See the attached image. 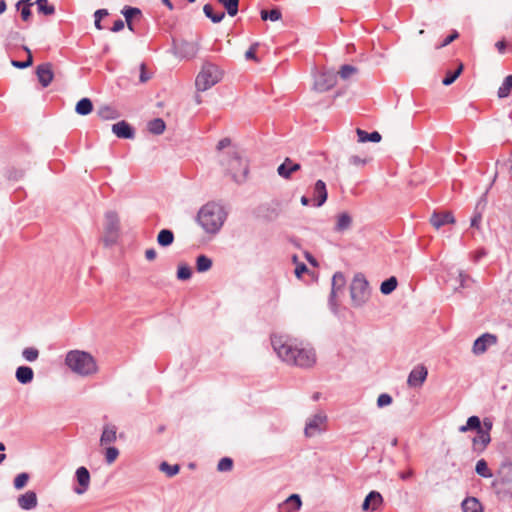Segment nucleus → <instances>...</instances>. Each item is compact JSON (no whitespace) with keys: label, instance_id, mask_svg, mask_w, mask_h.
<instances>
[{"label":"nucleus","instance_id":"nucleus-52","mask_svg":"<svg viewBox=\"0 0 512 512\" xmlns=\"http://www.w3.org/2000/svg\"><path fill=\"white\" fill-rule=\"evenodd\" d=\"M119 450L116 447H108L105 452V461L112 464L118 457Z\"/></svg>","mask_w":512,"mask_h":512},{"label":"nucleus","instance_id":"nucleus-41","mask_svg":"<svg viewBox=\"0 0 512 512\" xmlns=\"http://www.w3.org/2000/svg\"><path fill=\"white\" fill-rule=\"evenodd\" d=\"M23 49L27 53V59L25 61L12 60L11 64L15 68L25 69V68L30 67L33 64V57H32L31 50L26 46H24Z\"/></svg>","mask_w":512,"mask_h":512},{"label":"nucleus","instance_id":"nucleus-24","mask_svg":"<svg viewBox=\"0 0 512 512\" xmlns=\"http://www.w3.org/2000/svg\"><path fill=\"white\" fill-rule=\"evenodd\" d=\"M382 502H383L382 495L377 491H371L365 497L363 504H362V509L364 511H367L371 507L372 510H375Z\"/></svg>","mask_w":512,"mask_h":512},{"label":"nucleus","instance_id":"nucleus-44","mask_svg":"<svg viewBox=\"0 0 512 512\" xmlns=\"http://www.w3.org/2000/svg\"><path fill=\"white\" fill-rule=\"evenodd\" d=\"M160 471L164 472L168 477H173L177 475L180 471V466L178 464L170 465L167 462H162L159 466Z\"/></svg>","mask_w":512,"mask_h":512},{"label":"nucleus","instance_id":"nucleus-26","mask_svg":"<svg viewBox=\"0 0 512 512\" xmlns=\"http://www.w3.org/2000/svg\"><path fill=\"white\" fill-rule=\"evenodd\" d=\"M122 15L125 18V22L127 23V27L129 30L134 31L132 19L137 16H141L142 12L137 7L125 6L122 11Z\"/></svg>","mask_w":512,"mask_h":512},{"label":"nucleus","instance_id":"nucleus-60","mask_svg":"<svg viewBox=\"0 0 512 512\" xmlns=\"http://www.w3.org/2000/svg\"><path fill=\"white\" fill-rule=\"evenodd\" d=\"M487 255V251L486 249L484 248H480L478 249L474 254H473V261L474 262H478L480 261L483 257H485Z\"/></svg>","mask_w":512,"mask_h":512},{"label":"nucleus","instance_id":"nucleus-22","mask_svg":"<svg viewBox=\"0 0 512 512\" xmlns=\"http://www.w3.org/2000/svg\"><path fill=\"white\" fill-rule=\"evenodd\" d=\"M352 222V217L348 212L339 213L333 230L336 233H343L351 228Z\"/></svg>","mask_w":512,"mask_h":512},{"label":"nucleus","instance_id":"nucleus-25","mask_svg":"<svg viewBox=\"0 0 512 512\" xmlns=\"http://www.w3.org/2000/svg\"><path fill=\"white\" fill-rule=\"evenodd\" d=\"M15 377L19 383L23 385L29 384L33 381L34 378L33 369L29 366H19L16 369Z\"/></svg>","mask_w":512,"mask_h":512},{"label":"nucleus","instance_id":"nucleus-47","mask_svg":"<svg viewBox=\"0 0 512 512\" xmlns=\"http://www.w3.org/2000/svg\"><path fill=\"white\" fill-rule=\"evenodd\" d=\"M358 71V69L353 66V65H350V64H345V65H342L338 74L340 75V77L344 80L350 78L352 75L356 74Z\"/></svg>","mask_w":512,"mask_h":512},{"label":"nucleus","instance_id":"nucleus-2","mask_svg":"<svg viewBox=\"0 0 512 512\" xmlns=\"http://www.w3.org/2000/svg\"><path fill=\"white\" fill-rule=\"evenodd\" d=\"M197 219L207 233L215 234L223 226L226 212L220 204L210 202L200 209Z\"/></svg>","mask_w":512,"mask_h":512},{"label":"nucleus","instance_id":"nucleus-46","mask_svg":"<svg viewBox=\"0 0 512 512\" xmlns=\"http://www.w3.org/2000/svg\"><path fill=\"white\" fill-rule=\"evenodd\" d=\"M192 276V269L187 264H180L177 269V278L181 281L189 280Z\"/></svg>","mask_w":512,"mask_h":512},{"label":"nucleus","instance_id":"nucleus-23","mask_svg":"<svg viewBox=\"0 0 512 512\" xmlns=\"http://www.w3.org/2000/svg\"><path fill=\"white\" fill-rule=\"evenodd\" d=\"M327 197L326 184L322 180H318L314 186V206L321 207L326 202Z\"/></svg>","mask_w":512,"mask_h":512},{"label":"nucleus","instance_id":"nucleus-48","mask_svg":"<svg viewBox=\"0 0 512 512\" xmlns=\"http://www.w3.org/2000/svg\"><path fill=\"white\" fill-rule=\"evenodd\" d=\"M22 356L25 360L29 362H34L38 359L39 351L37 348L28 347L22 351Z\"/></svg>","mask_w":512,"mask_h":512},{"label":"nucleus","instance_id":"nucleus-6","mask_svg":"<svg viewBox=\"0 0 512 512\" xmlns=\"http://www.w3.org/2000/svg\"><path fill=\"white\" fill-rule=\"evenodd\" d=\"M104 230L105 235L103 237V242L105 246L108 247L113 245L117 241L119 232V218L116 212H106Z\"/></svg>","mask_w":512,"mask_h":512},{"label":"nucleus","instance_id":"nucleus-19","mask_svg":"<svg viewBox=\"0 0 512 512\" xmlns=\"http://www.w3.org/2000/svg\"><path fill=\"white\" fill-rule=\"evenodd\" d=\"M302 506L301 498L298 494L290 495L278 507L279 512H298Z\"/></svg>","mask_w":512,"mask_h":512},{"label":"nucleus","instance_id":"nucleus-1","mask_svg":"<svg viewBox=\"0 0 512 512\" xmlns=\"http://www.w3.org/2000/svg\"><path fill=\"white\" fill-rule=\"evenodd\" d=\"M271 345L278 357L289 365L310 368L316 363L313 349L299 348L285 336H272Z\"/></svg>","mask_w":512,"mask_h":512},{"label":"nucleus","instance_id":"nucleus-18","mask_svg":"<svg viewBox=\"0 0 512 512\" xmlns=\"http://www.w3.org/2000/svg\"><path fill=\"white\" fill-rule=\"evenodd\" d=\"M300 169L301 165L299 163L287 157L284 162L278 166L277 172L282 178L290 179L292 174Z\"/></svg>","mask_w":512,"mask_h":512},{"label":"nucleus","instance_id":"nucleus-50","mask_svg":"<svg viewBox=\"0 0 512 512\" xmlns=\"http://www.w3.org/2000/svg\"><path fill=\"white\" fill-rule=\"evenodd\" d=\"M233 468V460L229 457H223L220 459L217 465V469L220 472H227Z\"/></svg>","mask_w":512,"mask_h":512},{"label":"nucleus","instance_id":"nucleus-34","mask_svg":"<svg viewBox=\"0 0 512 512\" xmlns=\"http://www.w3.org/2000/svg\"><path fill=\"white\" fill-rule=\"evenodd\" d=\"M116 441V427L115 426H106L102 432L100 438V444L102 446L111 444Z\"/></svg>","mask_w":512,"mask_h":512},{"label":"nucleus","instance_id":"nucleus-35","mask_svg":"<svg viewBox=\"0 0 512 512\" xmlns=\"http://www.w3.org/2000/svg\"><path fill=\"white\" fill-rule=\"evenodd\" d=\"M397 285V278L395 276H391L381 283L380 291L384 295H389L397 288Z\"/></svg>","mask_w":512,"mask_h":512},{"label":"nucleus","instance_id":"nucleus-27","mask_svg":"<svg viewBox=\"0 0 512 512\" xmlns=\"http://www.w3.org/2000/svg\"><path fill=\"white\" fill-rule=\"evenodd\" d=\"M356 133H357V136H358V141L361 142V143H365V142H374V143H378L381 141L382 139V136L379 132L377 131H373L371 133H368L360 128H357L356 130Z\"/></svg>","mask_w":512,"mask_h":512},{"label":"nucleus","instance_id":"nucleus-64","mask_svg":"<svg viewBox=\"0 0 512 512\" xmlns=\"http://www.w3.org/2000/svg\"><path fill=\"white\" fill-rule=\"evenodd\" d=\"M349 163L352 164V165H356V166H359V165H363L365 164V160L361 159L359 156L357 155H352L350 158H349Z\"/></svg>","mask_w":512,"mask_h":512},{"label":"nucleus","instance_id":"nucleus-33","mask_svg":"<svg viewBox=\"0 0 512 512\" xmlns=\"http://www.w3.org/2000/svg\"><path fill=\"white\" fill-rule=\"evenodd\" d=\"M174 242V233L170 229H162L157 235V243L162 247H168Z\"/></svg>","mask_w":512,"mask_h":512},{"label":"nucleus","instance_id":"nucleus-58","mask_svg":"<svg viewBox=\"0 0 512 512\" xmlns=\"http://www.w3.org/2000/svg\"><path fill=\"white\" fill-rule=\"evenodd\" d=\"M498 495L502 499H512V486H501V493Z\"/></svg>","mask_w":512,"mask_h":512},{"label":"nucleus","instance_id":"nucleus-62","mask_svg":"<svg viewBox=\"0 0 512 512\" xmlns=\"http://www.w3.org/2000/svg\"><path fill=\"white\" fill-rule=\"evenodd\" d=\"M183 46L186 47V54L187 55H189L190 57L195 56V54L197 52V49H196V47L193 44L185 42L183 44Z\"/></svg>","mask_w":512,"mask_h":512},{"label":"nucleus","instance_id":"nucleus-3","mask_svg":"<svg viewBox=\"0 0 512 512\" xmlns=\"http://www.w3.org/2000/svg\"><path fill=\"white\" fill-rule=\"evenodd\" d=\"M65 364L81 376L93 375L98 371L96 360L85 351L71 350L66 354Z\"/></svg>","mask_w":512,"mask_h":512},{"label":"nucleus","instance_id":"nucleus-29","mask_svg":"<svg viewBox=\"0 0 512 512\" xmlns=\"http://www.w3.org/2000/svg\"><path fill=\"white\" fill-rule=\"evenodd\" d=\"M97 115L103 120L117 119L120 114L114 107L110 105H102L97 110Z\"/></svg>","mask_w":512,"mask_h":512},{"label":"nucleus","instance_id":"nucleus-17","mask_svg":"<svg viewBox=\"0 0 512 512\" xmlns=\"http://www.w3.org/2000/svg\"><path fill=\"white\" fill-rule=\"evenodd\" d=\"M454 222L455 218L453 214L449 211H434L430 218V223L436 229H439L446 224H453Z\"/></svg>","mask_w":512,"mask_h":512},{"label":"nucleus","instance_id":"nucleus-21","mask_svg":"<svg viewBox=\"0 0 512 512\" xmlns=\"http://www.w3.org/2000/svg\"><path fill=\"white\" fill-rule=\"evenodd\" d=\"M490 441V433H488V431L484 430L483 428L478 431L477 436L473 438V449L477 452H482L485 450Z\"/></svg>","mask_w":512,"mask_h":512},{"label":"nucleus","instance_id":"nucleus-12","mask_svg":"<svg viewBox=\"0 0 512 512\" xmlns=\"http://www.w3.org/2000/svg\"><path fill=\"white\" fill-rule=\"evenodd\" d=\"M427 375V368L423 365H418L409 373L407 384L414 388L421 387L425 382Z\"/></svg>","mask_w":512,"mask_h":512},{"label":"nucleus","instance_id":"nucleus-16","mask_svg":"<svg viewBox=\"0 0 512 512\" xmlns=\"http://www.w3.org/2000/svg\"><path fill=\"white\" fill-rule=\"evenodd\" d=\"M112 132L120 139H133L135 129L125 120L112 125Z\"/></svg>","mask_w":512,"mask_h":512},{"label":"nucleus","instance_id":"nucleus-57","mask_svg":"<svg viewBox=\"0 0 512 512\" xmlns=\"http://www.w3.org/2000/svg\"><path fill=\"white\" fill-rule=\"evenodd\" d=\"M7 177L10 180H19L23 177V171L12 168L8 171Z\"/></svg>","mask_w":512,"mask_h":512},{"label":"nucleus","instance_id":"nucleus-56","mask_svg":"<svg viewBox=\"0 0 512 512\" xmlns=\"http://www.w3.org/2000/svg\"><path fill=\"white\" fill-rule=\"evenodd\" d=\"M459 37V33L454 30L450 35H448L443 41L442 43H440L437 48H443L447 45H449L450 43H452L455 39H457Z\"/></svg>","mask_w":512,"mask_h":512},{"label":"nucleus","instance_id":"nucleus-8","mask_svg":"<svg viewBox=\"0 0 512 512\" xmlns=\"http://www.w3.org/2000/svg\"><path fill=\"white\" fill-rule=\"evenodd\" d=\"M228 167L233 180L236 182L245 179L248 174L247 165L243 163L241 157L236 152L230 157Z\"/></svg>","mask_w":512,"mask_h":512},{"label":"nucleus","instance_id":"nucleus-32","mask_svg":"<svg viewBox=\"0 0 512 512\" xmlns=\"http://www.w3.org/2000/svg\"><path fill=\"white\" fill-rule=\"evenodd\" d=\"M203 12L207 18H209L213 23H219L225 17V13L222 10L217 12L214 11V7L211 4H205L203 7Z\"/></svg>","mask_w":512,"mask_h":512},{"label":"nucleus","instance_id":"nucleus-7","mask_svg":"<svg viewBox=\"0 0 512 512\" xmlns=\"http://www.w3.org/2000/svg\"><path fill=\"white\" fill-rule=\"evenodd\" d=\"M497 494L501 493V486H512V462L505 460L501 463L498 476L492 483Z\"/></svg>","mask_w":512,"mask_h":512},{"label":"nucleus","instance_id":"nucleus-15","mask_svg":"<svg viewBox=\"0 0 512 512\" xmlns=\"http://www.w3.org/2000/svg\"><path fill=\"white\" fill-rule=\"evenodd\" d=\"M36 75L42 87H48L54 78L51 63H43L37 66Z\"/></svg>","mask_w":512,"mask_h":512},{"label":"nucleus","instance_id":"nucleus-38","mask_svg":"<svg viewBox=\"0 0 512 512\" xmlns=\"http://www.w3.org/2000/svg\"><path fill=\"white\" fill-rule=\"evenodd\" d=\"M464 69V66L462 63H459L458 64V67L456 70L454 71H447L445 77L443 78L442 80V84L445 85V86H449L451 85L452 83L455 82V80L460 76V74L462 73Z\"/></svg>","mask_w":512,"mask_h":512},{"label":"nucleus","instance_id":"nucleus-5","mask_svg":"<svg viewBox=\"0 0 512 512\" xmlns=\"http://www.w3.org/2000/svg\"><path fill=\"white\" fill-rule=\"evenodd\" d=\"M350 295L355 307H361L369 300L371 290L364 274L356 273L354 275L350 284Z\"/></svg>","mask_w":512,"mask_h":512},{"label":"nucleus","instance_id":"nucleus-45","mask_svg":"<svg viewBox=\"0 0 512 512\" xmlns=\"http://www.w3.org/2000/svg\"><path fill=\"white\" fill-rule=\"evenodd\" d=\"M260 14H261V19L264 21H267V20L277 21L282 16L281 11L277 8L272 9V10H262Z\"/></svg>","mask_w":512,"mask_h":512},{"label":"nucleus","instance_id":"nucleus-20","mask_svg":"<svg viewBox=\"0 0 512 512\" xmlns=\"http://www.w3.org/2000/svg\"><path fill=\"white\" fill-rule=\"evenodd\" d=\"M18 505L23 510H32L36 508L38 500L34 491H27L20 495L17 499Z\"/></svg>","mask_w":512,"mask_h":512},{"label":"nucleus","instance_id":"nucleus-28","mask_svg":"<svg viewBox=\"0 0 512 512\" xmlns=\"http://www.w3.org/2000/svg\"><path fill=\"white\" fill-rule=\"evenodd\" d=\"M463 512H482L483 507L480 501L475 497H467L463 500L462 504Z\"/></svg>","mask_w":512,"mask_h":512},{"label":"nucleus","instance_id":"nucleus-54","mask_svg":"<svg viewBox=\"0 0 512 512\" xmlns=\"http://www.w3.org/2000/svg\"><path fill=\"white\" fill-rule=\"evenodd\" d=\"M258 43H254L250 46V48L245 53V58L247 60H253L255 62H259V58L256 56V49L258 47Z\"/></svg>","mask_w":512,"mask_h":512},{"label":"nucleus","instance_id":"nucleus-40","mask_svg":"<svg viewBox=\"0 0 512 512\" xmlns=\"http://www.w3.org/2000/svg\"><path fill=\"white\" fill-rule=\"evenodd\" d=\"M476 473L483 478H491L493 476L491 470L488 468V464L484 459L477 461L475 466Z\"/></svg>","mask_w":512,"mask_h":512},{"label":"nucleus","instance_id":"nucleus-4","mask_svg":"<svg viewBox=\"0 0 512 512\" xmlns=\"http://www.w3.org/2000/svg\"><path fill=\"white\" fill-rule=\"evenodd\" d=\"M222 70L211 62H204L201 71L196 77L195 86L198 91H206L221 81Z\"/></svg>","mask_w":512,"mask_h":512},{"label":"nucleus","instance_id":"nucleus-13","mask_svg":"<svg viewBox=\"0 0 512 512\" xmlns=\"http://www.w3.org/2000/svg\"><path fill=\"white\" fill-rule=\"evenodd\" d=\"M326 419V416L322 413L315 414L309 418L304 430L305 435L307 437H312L321 432V426L325 423Z\"/></svg>","mask_w":512,"mask_h":512},{"label":"nucleus","instance_id":"nucleus-49","mask_svg":"<svg viewBox=\"0 0 512 512\" xmlns=\"http://www.w3.org/2000/svg\"><path fill=\"white\" fill-rule=\"evenodd\" d=\"M29 480V474L28 473H20L18 474L14 479V487L17 490H20L24 488Z\"/></svg>","mask_w":512,"mask_h":512},{"label":"nucleus","instance_id":"nucleus-30","mask_svg":"<svg viewBox=\"0 0 512 512\" xmlns=\"http://www.w3.org/2000/svg\"><path fill=\"white\" fill-rule=\"evenodd\" d=\"M483 429L481 420L478 416H470L467 419V422L465 425H462L459 427V431L462 433H465L470 430H475L476 432Z\"/></svg>","mask_w":512,"mask_h":512},{"label":"nucleus","instance_id":"nucleus-9","mask_svg":"<svg viewBox=\"0 0 512 512\" xmlns=\"http://www.w3.org/2000/svg\"><path fill=\"white\" fill-rule=\"evenodd\" d=\"M337 83V73L332 70L321 72L314 81V89L318 92H326Z\"/></svg>","mask_w":512,"mask_h":512},{"label":"nucleus","instance_id":"nucleus-36","mask_svg":"<svg viewBox=\"0 0 512 512\" xmlns=\"http://www.w3.org/2000/svg\"><path fill=\"white\" fill-rule=\"evenodd\" d=\"M166 124L163 119L155 118L148 123V130L154 135H160L165 131Z\"/></svg>","mask_w":512,"mask_h":512},{"label":"nucleus","instance_id":"nucleus-43","mask_svg":"<svg viewBox=\"0 0 512 512\" xmlns=\"http://www.w3.org/2000/svg\"><path fill=\"white\" fill-rule=\"evenodd\" d=\"M222 3L229 16L234 17L238 13L239 0H219Z\"/></svg>","mask_w":512,"mask_h":512},{"label":"nucleus","instance_id":"nucleus-55","mask_svg":"<svg viewBox=\"0 0 512 512\" xmlns=\"http://www.w3.org/2000/svg\"><path fill=\"white\" fill-rule=\"evenodd\" d=\"M33 3H28L26 5L20 6V14L23 21H28L32 15L30 7Z\"/></svg>","mask_w":512,"mask_h":512},{"label":"nucleus","instance_id":"nucleus-11","mask_svg":"<svg viewBox=\"0 0 512 512\" xmlns=\"http://www.w3.org/2000/svg\"><path fill=\"white\" fill-rule=\"evenodd\" d=\"M346 279L342 272H336L332 277V287L329 296V304L332 308H336V296L339 291H342L345 287Z\"/></svg>","mask_w":512,"mask_h":512},{"label":"nucleus","instance_id":"nucleus-39","mask_svg":"<svg viewBox=\"0 0 512 512\" xmlns=\"http://www.w3.org/2000/svg\"><path fill=\"white\" fill-rule=\"evenodd\" d=\"M512 90V74L508 75L502 85L499 87L497 95L499 98H506L510 95Z\"/></svg>","mask_w":512,"mask_h":512},{"label":"nucleus","instance_id":"nucleus-61","mask_svg":"<svg viewBox=\"0 0 512 512\" xmlns=\"http://www.w3.org/2000/svg\"><path fill=\"white\" fill-rule=\"evenodd\" d=\"M124 21L122 19H117L114 23H113V26L111 27V31L112 32H119L121 31L123 28H124Z\"/></svg>","mask_w":512,"mask_h":512},{"label":"nucleus","instance_id":"nucleus-53","mask_svg":"<svg viewBox=\"0 0 512 512\" xmlns=\"http://www.w3.org/2000/svg\"><path fill=\"white\" fill-rule=\"evenodd\" d=\"M392 401H393V399L389 394L382 393L379 395V397L377 399V406L379 408H382V407L390 405L392 403Z\"/></svg>","mask_w":512,"mask_h":512},{"label":"nucleus","instance_id":"nucleus-59","mask_svg":"<svg viewBox=\"0 0 512 512\" xmlns=\"http://www.w3.org/2000/svg\"><path fill=\"white\" fill-rule=\"evenodd\" d=\"M150 79V75L148 74V72L146 71V65L145 63H141L140 65V76H139V80L141 83H145L146 81H148Z\"/></svg>","mask_w":512,"mask_h":512},{"label":"nucleus","instance_id":"nucleus-37","mask_svg":"<svg viewBox=\"0 0 512 512\" xmlns=\"http://www.w3.org/2000/svg\"><path fill=\"white\" fill-rule=\"evenodd\" d=\"M212 260L207 257L206 255H199L196 258V270L199 273L206 272L211 269L212 267Z\"/></svg>","mask_w":512,"mask_h":512},{"label":"nucleus","instance_id":"nucleus-10","mask_svg":"<svg viewBox=\"0 0 512 512\" xmlns=\"http://www.w3.org/2000/svg\"><path fill=\"white\" fill-rule=\"evenodd\" d=\"M497 343V336L490 333H484L480 337H478L472 347V352L475 355H481L485 353L489 346Z\"/></svg>","mask_w":512,"mask_h":512},{"label":"nucleus","instance_id":"nucleus-14","mask_svg":"<svg viewBox=\"0 0 512 512\" xmlns=\"http://www.w3.org/2000/svg\"><path fill=\"white\" fill-rule=\"evenodd\" d=\"M75 477L79 484V487H76L74 489V492L78 495H81V494L85 493L89 488L90 472L88 471V469L86 467L81 466V467L77 468V470L75 472Z\"/></svg>","mask_w":512,"mask_h":512},{"label":"nucleus","instance_id":"nucleus-31","mask_svg":"<svg viewBox=\"0 0 512 512\" xmlns=\"http://www.w3.org/2000/svg\"><path fill=\"white\" fill-rule=\"evenodd\" d=\"M75 111L81 116L90 114L93 111V103L91 99L86 97L80 99L75 106Z\"/></svg>","mask_w":512,"mask_h":512},{"label":"nucleus","instance_id":"nucleus-42","mask_svg":"<svg viewBox=\"0 0 512 512\" xmlns=\"http://www.w3.org/2000/svg\"><path fill=\"white\" fill-rule=\"evenodd\" d=\"M35 3L39 13L44 15H53L55 13L54 5L49 4L48 0H36Z\"/></svg>","mask_w":512,"mask_h":512},{"label":"nucleus","instance_id":"nucleus-51","mask_svg":"<svg viewBox=\"0 0 512 512\" xmlns=\"http://www.w3.org/2000/svg\"><path fill=\"white\" fill-rule=\"evenodd\" d=\"M458 280H459V287L455 290L458 291L460 288H466L468 287V282H474V280L465 273L464 271L460 270L458 273Z\"/></svg>","mask_w":512,"mask_h":512},{"label":"nucleus","instance_id":"nucleus-63","mask_svg":"<svg viewBox=\"0 0 512 512\" xmlns=\"http://www.w3.org/2000/svg\"><path fill=\"white\" fill-rule=\"evenodd\" d=\"M482 216L480 212H476L473 217L471 218V227H479V224L481 222Z\"/></svg>","mask_w":512,"mask_h":512}]
</instances>
